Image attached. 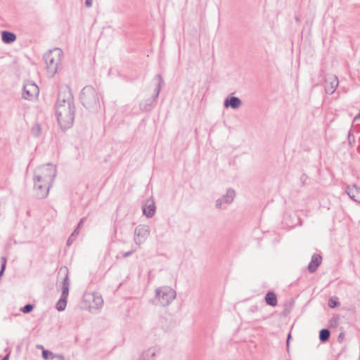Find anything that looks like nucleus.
Wrapping results in <instances>:
<instances>
[{
  "mask_svg": "<svg viewBox=\"0 0 360 360\" xmlns=\"http://www.w3.org/2000/svg\"><path fill=\"white\" fill-rule=\"evenodd\" d=\"M55 110L60 128L63 130L70 129L75 120V105L72 91L69 87L61 86L59 88Z\"/></svg>",
  "mask_w": 360,
  "mask_h": 360,
  "instance_id": "obj_1",
  "label": "nucleus"
},
{
  "mask_svg": "<svg viewBox=\"0 0 360 360\" xmlns=\"http://www.w3.org/2000/svg\"><path fill=\"white\" fill-rule=\"evenodd\" d=\"M56 175V168L51 164L39 166L35 169L34 191L37 198L44 199L48 196Z\"/></svg>",
  "mask_w": 360,
  "mask_h": 360,
  "instance_id": "obj_2",
  "label": "nucleus"
},
{
  "mask_svg": "<svg viewBox=\"0 0 360 360\" xmlns=\"http://www.w3.org/2000/svg\"><path fill=\"white\" fill-rule=\"evenodd\" d=\"M82 105L90 112H96L101 108L99 96L95 88L91 85L84 86L80 94Z\"/></svg>",
  "mask_w": 360,
  "mask_h": 360,
  "instance_id": "obj_3",
  "label": "nucleus"
},
{
  "mask_svg": "<svg viewBox=\"0 0 360 360\" xmlns=\"http://www.w3.org/2000/svg\"><path fill=\"white\" fill-rule=\"evenodd\" d=\"M61 54V49H56L53 51L50 50L44 56L47 71L51 74V77H53L58 71Z\"/></svg>",
  "mask_w": 360,
  "mask_h": 360,
  "instance_id": "obj_4",
  "label": "nucleus"
},
{
  "mask_svg": "<svg viewBox=\"0 0 360 360\" xmlns=\"http://www.w3.org/2000/svg\"><path fill=\"white\" fill-rule=\"evenodd\" d=\"M176 296V291L169 287L158 288L155 290L156 304L162 307L168 306L175 299Z\"/></svg>",
  "mask_w": 360,
  "mask_h": 360,
  "instance_id": "obj_5",
  "label": "nucleus"
},
{
  "mask_svg": "<svg viewBox=\"0 0 360 360\" xmlns=\"http://www.w3.org/2000/svg\"><path fill=\"white\" fill-rule=\"evenodd\" d=\"M70 281L68 277V270L65 269V277L62 281V293L58 300L56 308L58 311H63L67 306V300L69 295Z\"/></svg>",
  "mask_w": 360,
  "mask_h": 360,
  "instance_id": "obj_6",
  "label": "nucleus"
},
{
  "mask_svg": "<svg viewBox=\"0 0 360 360\" xmlns=\"http://www.w3.org/2000/svg\"><path fill=\"white\" fill-rule=\"evenodd\" d=\"M155 80L157 82V84L153 98L146 100L144 102L141 103L142 109L145 111H150L153 108L155 107L157 103V98L159 96L161 89L165 84L164 79L160 74H158L155 76Z\"/></svg>",
  "mask_w": 360,
  "mask_h": 360,
  "instance_id": "obj_7",
  "label": "nucleus"
},
{
  "mask_svg": "<svg viewBox=\"0 0 360 360\" xmlns=\"http://www.w3.org/2000/svg\"><path fill=\"white\" fill-rule=\"evenodd\" d=\"M39 93L38 86L31 81L25 82L22 87V98L25 100H34Z\"/></svg>",
  "mask_w": 360,
  "mask_h": 360,
  "instance_id": "obj_8",
  "label": "nucleus"
},
{
  "mask_svg": "<svg viewBox=\"0 0 360 360\" xmlns=\"http://www.w3.org/2000/svg\"><path fill=\"white\" fill-rule=\"evenodd\" d=\"M149 235L150 228L148 225L139 224L135 228L134 240L139 248L146 241Z\"/></svg>",
  "mask_w": 360,
  "mask_h": 360,
  "instance_id": "obj_9",
  "label": "nucleus"
},
{
  "mask_svg": "<svg viewBox=\"0 0 360 360\" xmlns=\"http://www.w3.org/2000/svg\"><path fill=\"white\" fill-rule=\"evenodd\" d=\"M338 84L339 81L335 75H328L326 79V91L329 94H332L335 92V89L338 86Z\"/></svg>",
  "mask_w": 360,
  "mask_h": 360,
  "instance_id": "obj_10",
  "label": "nucleus"
},
{
  "mask_svg": "<svg viewBox=\"0 0 360 360\" xmlns=\"http://www.w3.org/2000/svg\"><path fill=\"white\" fill-rule=\"evenodd\" d=\"M346 193L349 197L355 202L360 203V188L356 185L347 187Z\"/></svg>",
  "mask_w": 360,
  "mask_h": 360,
  "instance_id": "obj_11",
  "label": "nucleus"
},
{
  "mask_svg": "<svg viewBox=\"0 0 360 360\" xmlns=\"http://www.w3.org/2000/svg\"><path fill=\"white\" fill-rule=\"evenodd\" d=\"M243 105L242 101L236 96H229L226 97V108H231L233 110L239 109Z\"/></svg>",
  "mask_w": 360,
  "mask_h": 360,
  "instance_id": "obj_12",
  "label": "nucleus"
},
{
  "mask_svg": "<svg viewBox=\"0 0 360 360\" xmlns=\"http://www.w3.org/2000/svg\"><path fill=\"white\" fill-rule=\"evenodd\" d=\"M1 41L6 44H11L16 41V34L8 30H3L1 32Z\"/></svg>",
  "mask_w": 360,
  "mask_h": 360,
  "instance_id": "obj_13",
  "label": "nucleus"
},
{
  "mask_svg": "<svg viewBox=\"0 0 360 360\" xmlns=\"http://www.w3.org/2000/svg\"><path fill=\"white\" fill-rule=\"evenodd\" d=\"M148 204L143 205L142 209H143V214L147 217L148 218H151L154 216L155 213V202L152 200L151 202H149L148 200L147 202Z\"/></svg>",
  "mask_w": 360,
  "mask_h": 360,
  "instance_id": "obj_14",
  "label": "nucleus"
},
{
  "mask_svg": "<svg viewBox=\"0 0 360 360\" xmlns=\"http://www.w3.org/2000/svg\"><path fill=\"white\" fill-rule=\"evenodd\" d=\"M159 352L156 347H151L141 354L138 360H153V358Z\"/></svg>",
  "mask_w": 360,
  "mask_h": 360,
  "instance_id": "obj_15",
  "label": "nucleus"
},
{
  "mask_svg": "<svg viewBox=\"0 0 360 360\" xmlns=\"http://www.w3.org/2000/svg\"><path fill=\"white\" fill-rule=\"evenodd\" d=\"M322 258L319 255L314 254L312 257L310 263L308 265V270L311 273H314L316 271L318 266L321 263Z\"/></svg>",
  "mask_w": 360,
  "mask_h": 360,
  "instance_id": "obj_16",
  "label": "nucleus"
},
{
  "mask_svg": "<svg viewBox=\"0 0 360 360\" xmlns=\"http://www.w3.org/2000/svg\"><path fill=\"white\" fill-rule=\"evenodd\" d=\"M265 300L270 306L275 307L277 305V297L274 292H269L265 296Z\"/></svg>",
  "mask_w": 360,
  "mask_h": 360,
  "instance_id": "obj_17",
  "label": "nucleus"
},
{
  "mask_svg": "<svg viewBox=\"0 0 360 360\" xmlns=\"http://www.w3.org/2000/svg\"><path fill=\"white\" fill-rule=\"evenodd\" d=\"M330 331L328 329H322L319 333V339L321 342H326L329 339Z\"/></svg>",
  "mask_w": 360,
  "mask_h": 360,
  "instance_id": "obj_18",
  "label": "nucleus"
},
{
  "mask_svg": "<svg viewBox=\"0 0 360 360\" xmlns=\"http://www.w3.org/2000/svg\"><path fill=\"white\" fill-rule=\"evenodd\" d=\"M236 196V192L233 189L229 188L226 191V203H231L233 201Z\"/></svg>",
  "mask_w": 360,
  "mask_h": 360,
  "instance_id": "obj_19",
  "label": "nucleus"
},
{
  "mask_svg": "<svg viewBox=\"0 0 360 360\" xmlns=\"http://www.w3.org/2000/svg\"><path fill=\"white\" fill-rule=\"evenodd\" d=\"M41 133V128L39 124H36L32 129V134L34 137H39Z\"/></svg>",
  "mask_w": 360,
  "mask_h": 360,
  "instance_id": "obj_20",
  "label": "nucleus"
},
{
  "mask_svg": "<svg viewBox=\"0 0 360 360\" xmlns=\"http://www.w3.org/2000/svg\"><path fill=\"white\" fill-rule=\"evenodd\" d=\"M7 258L5 256L1 257V269H0V277H1L5 272L6 267Z\"/></svg>",
  "mask_w": 360,
  "mask_h": 360,
  "instance_id": "obj_21",
  "label": "nucleus"
},
{
  "mask_svg": "<svg viewBox=\"0 0 360 360\" xmlns=\"http://www.w3.org/2000/svg\"><path fill=\"white\" fill-rule=\"evenodd\" d=\"M34 308V305L29 303V304H25L24 307H21L20 311L24 314H29L31 311H32Z\"/></svg>",
  "mask_w": 360,
  "mask_h": 360,
  "instance_id": "obj_22",
  "label": "nucleus"
},
{
  "mask_svg": "<svg viewBox=\"0 0 360 360\" xmlns=\"http://www.w3.org/2000/svg\"><path fill=\"white\" fill-rule=\"evenodd\" d=\"M42 357L45 360H48L49 359H53V357H55V354L51 351L44 349L42 351Z\"/></svg>",
  "mask_w": 360,
  "mask_h": 360,
  "instance_id": "obj_23",
  "label": "nucleus"
},
{
  "mask_svg": "<svg viewBox=\"0 0 360 360\" xmlns=\"http://www.w3.org/2000/svg\"><path fill=\"white\" fill-rule=\"evenodd\" d=\"M340 305V302H338L337 298L331 297L328 300V306L330 308H335Z\"/></svg>",
  "mask_w": 360,
  "mask_h": 360,
  "instance_id": "obj_24",
  "label": "nucleus"
},
{
  "mask_svg": "<svg viewBox=\"0 0 360 360\" xmlns=\"http://www.w3.org/2000/svg\"><path fill=\"white\" fill-rule=\"evenodd\" d=\"M224 198H225V195H222V197L221 198H219L218 200H217V201H216V207L217 208H221V205H222V200Z\"/></svg>",
  "mask_w": 360,
  "mask_h": 360,
  "instance_id": "obj_25",
  "label": "nucleus"
},
{
  "mask_svg": "<svg viewBox=\"0 0 360 360\" xmlns=\"http://www.w3.org/2000/svg\"><path fill=\"white\" fill-rule=\"evenodd\" d=\"M136 250L135 249V250H131L128 252H124L122 255V257L126 258V257L131 256Z\"/></svg>",
  "mask_w": 360,
  "mask_h": 360,
  "instance_id": "obj_26",
  "label": "nucleus"
},
{
  "mask_svg": "<svg viewBox=\"0 0 360 360\" xmlns=\"http://www.w3.org/2000/svg\"><path fill=\"white\" fill-rule=\"evenodd\" d=\"M85 221H86V217H82L79 220V223H78V224H77L76 228L79 230L82 227V226H83V224H84Z\"/></svg>",
  "mask_w": 360,
  "mask_h": 360,
  "instance_id": "obj_27",
  "label": "nucleus"
},
{
  "mask_svg": "<svg viewBox=\"0 0 360 360\" xmlns=\"http://www.w3.org/2000/svg\"><path fill=\"white\" fill-rule=\"evenodd\" d=\"M75 239V237H72V236L70 235V236L68 238V240H67V245L69 246L70 245V244L73 242Z\"/></svg>",
  "mask_w": 360,
  "mask_h": 360,
  "instance_id": "obj_28",
  "label": "nucleus"
},
{
  "mask_svg": "<svg viewBox=\"0 0 360 360\" xmlns=\"http://www.w3.org/2000/svg\"><path fill=\"white\" fill-rule=\"evenodd\" d=\"M338 318H334L330 321L331 325H338Z\"/></svg>",
  "mask_w": 360,
  "mask_h": 360,
  "instance_id": "obj_29",
  "label": "nucleus"
},
{
  "mask_svg": "<svg viewBox=\"0 0 360 360\" xmlns=\"http://www.w3.org/2000/svg\"><path fill=\"white\" fill-rule=\"evenodd\" d=\"M85 6L88 8L92 6V0H85Z\"/></svg>",
  "mask_w": 360,
  "mask_h": 360,
  "instance_id": "obj_30",
  "label": "nucleus"
},
{
  "mask_svg": "<svg viewBox=\"0 0 360 360\" xmlns=\"http://www.w3.org/2000/svg\"><path fill=\"white\" fill-rule=\"evenodd\" d=\"M79 230L76 228L71 234L72 237H76L79 234Z\"/></svg>",
  "mask_w": 360,
  "mask_h": 360,
  "instance_id": "obj_31",
  "label": "nucleus"
},
{
  "mask_svg": "<svg viewBox=\"0 0 360 360\" xmlns=\"http://www.w3.org/2000/svg\"><path fill=\"white\" fill-rule=\"evenodd\" d=\"M290 338H291V335H290V333H289L288 335V339H287V342H286L288 349H289V341H290Z\"/></svg>",
  "mask_w": 360,
  "mask_h": 360,
  "instance_id": "obj_32",
  "label": "nucleus"
},
{
  "mask_svg": "<svg viewBox=\"0 0 360 360\" xmlns=\"http://www.w3.org/2000/svg\"><path fill=\"white\" fill-rule=\"evenodd\" d=\"M55 356L58 357L60 360H65V357L63 354H56Z\"/></svg>",
  "mask_w": 360,
  "mask_h": 360,
  "instance_id": "obj_33",
  "label": "nucleus"
},
{
  "mask_svg": "<svg viewBox=\"0 0 360 360\" xmlns=\"http://www.w3.org/2000/svg\"><path fill=\"white\" fill-rule=\"evenodd\" d=\"M10 356V353L6 354L1 360H8Z\"/></svg>",
  "mask_w": 360,
  "mask_h": 360,
  "instance_id": "obj_34",
  "label": "nucleus"
},
{
  "mask_svg": "<svg viewBox=\"0 0 360 360\" xmlns=\"http://www.w3.org/2000/svg\"><path fill=\"white\" fill-rule=\"evenodd\" d=\"M359 119H360V112L354 118V122L357 121Z\"/></svg>",
  "mask_w": 360,
  "mask_h": 360,
  "instance_id": "obj_35",
  "label": "nucleus"
},
{
  "mask_svg": "<svg viewBox=\"0 0 360 360\" xmlns=\"http://www.w3.org/2000/svg\"><path fill=\"white\" fill-rule=\"evenodd\" d=\"M98 300H99V303H98L97 305L101 304L103 303V300L100 298H98Z\"/></svg>",
  "mask_w": 360,
  "mask_h": 360,
  "instance_id": "obj_36",
  "label": "nucleus"
},
{
  "mask_svg": "<svg viewBox=\"0 0 360 360\" xmlns=\"http://www.w3.org/2000/svg\"><path fill=\"white\" fill-rule=\"evenodd\" d=\"M223 104H224V106L225 107V105H226L225 100L224 101Z\"/></svg>",
  "mask_w": 360,
  "mask_h": 360,
  "instance_id": "obj_37",
  "label": "nucleus"
}]
</instances>
